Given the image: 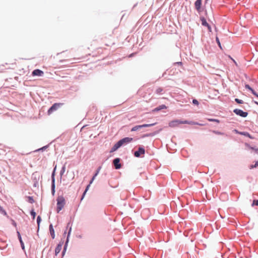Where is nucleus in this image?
<instances>
[{"instance_id": "22", "label": "nucleus", "mask_w": 258, "mask_h": 258, "mask_svg": "<svg viewBox=\"0 0 258 258\" xmlns=\"http://www.w3.org/2000/svg\"><path fill=\"white\" fill-rule=\"evenodd\" d=\"M216 42L217 43H218L219 47L222 49V46H221V43H220V40H219V39L218 38V37H216Z\"/></svg>"}, {"instance_id": "27", "label": "nucleus", "mask_w": 258, "mask_h": 258, "mask_svg": "<svg viewBox=\"0 0 258 258\" xmlns=\"http://www.w3.org/2000/svg\"><path fill=\"white\" fill-rule=\"evenodd\" d=\"M120 146H114L112 149L111 150H110V152H113L114 151H115L117 149V148L118 147H119Z\"/></svg>"}, {"instance_id": "19", "label": "nucleus", "mask_w": 258, "mask_h": 258, "mask_svg": "<svg viewBox=\"0 0 258 258\" xmlns=\"http://www.w3.org/2000/svg\"><path fill=\"white\" fill-rule=\"evenodd\" d=\"M258 166V161H256L255 163V164L254 165H251L250 166H249V168L250 169L253 168H255L256 167Z\"/></svg>"}, {"instance_id": "32", "label": "nucleus", "mask_w": 258, "mask_h": 258, "mask_svg": "<svg viewBox=\"0 0 258 258\" xmlns=\"http://www.w3.org/2000/svg\"><path fill=\"white\" fill-rule=\"evenodd\" d=\"M192 103L194 104H196V105H198L199 104V102L196 99H194L192 100Z\"/></svg>"}, {"instance_id": "40", "label": "nucleus", "mask_w": 258, "mask_h": 258, "mask_svg": "<svg viewBox=\"0 0 258 258\" xmlns=\"http://www.w3.org/2000/svg\"><path fill=\"white\" fill-rule=\"evenodd\" d=\"M64 250H65V249ZM64 250H63V252H62L63 255L64 254Z\"/></svg>"}, {"instance_id": "34", "label": "nucleus", "mask_w": 258, "mask_h": 258, "mask_svg": "<svg viewBox=\"0 0 258 258\" xmlns=\"http://www.w3.org/2000/svg\"><path fill=\"white\" fill-rule=\"evenodd\" d=\"M96 176H95V175L93 176V177H92V179L91 180V181H90V184H92L93 181H94V180L95 179Z\"/></svg>"}, {"instance_id": "39", "label": "nucleus", "mask_w": 258, "mask_h": 258, "mask_svg": "<svg viewBox=\"0 0 258 258\" xmlns=\"http://www.w3.org/2000/svg\"><path fill=\"white\" fill-rule=\"evenodd\" d=\"M255 96H256L257 97H258V94L256 93V95H254Z\"/></svg>"}, {"instance_id": "41", "label": "nucleus", "mask_w": 258, "mask_h": 258, "mask_svg": "<svg viewBox=\"0 0 258 258\" xmlns=\"http://www.w3.org/2000/svg\"><path fill=\"white\" fill-rule=\"evenodd\" d=\"M167 150L168 151V152H170V150L168 148H167Z\"/></svg>"}, {"instance_id": "31", "label": "nucleus", "mask_w": 258, "mask_h": 258, "mask_svg": "<svg viewBox=\"0 0 258 258\" xmlns=\"http://www.w3.org/2000/svg\"><path fill=\"white\" fill-rule=\"evenodd\" d=\"M40 221H41V218L39 216H38L37 219V224L38 225H39Z\"/></svg>"}, {"instance_id": "8", "label": "nucleus", "mask_w": 258, "mask_h": 258, "mask_svg": "<svg viewBox=\"0 0 258 258\" xmlns=\"http://www.w3.org/2000/svg\"><path fill=\"white\" fill-rule=\"evenodd\" d=\"M202 0H197L195 3V8L199 13L202 12Z\"/></svg>"}, {"instance_id": "38", "label": "nucleus", "mask_w": 258, "mask_h": 258, "mask_svg": "<svg viewBox=\"0 0 258 258\" xmlns=\"http://www.w3.org/2000/svg\"><path fill=\"white\" fill-rule=\"evenodd\" d=\"M2 210H3L2 207L0 206V211H2Z\"/></svg>"}, {"instance_id": "13", "label": "nucleus", "mask_w": 258, "mask_h": 258, "mask_svg": "<svg viewBox=\"0 0 258 258\" xmlns=\"http://www.w3.org/2000/svg\"><path fill=\"white\" fill-rule=\"evenodd\" d=\"M167 107L165 105H161L154 109V111H158L161 109H166Z\"/></svg>"}, {"instance_id": "3", "label": "nucleus", "mask_w": 258, "mask_h": 258, "mask_svg": "<svg viewBox=\"0 0 258 258\" xmlns=\"http://www.w3.org/2000/svg\"><path fill=\"white\" fill-rule=\"evenodd\" d=\"M61 103H55L48 109L47 111L48 115H50L53 111L58 109L60 106L63 105Z\"/></svg>"}, {"instance_id": "35", "label": "nucleus", "mask_w": 258, "mask_h": 258, "mask_svg": "<svg viewBox=\"0 0 258 258\" xmlns=\"http://www.w3.org/2000/svg\"><path fill=\"white\" fill-rule=\"evenodd\" d=\"M207 27H208V30L210 32H211L212 31V28H211V26L209 25H208Z\"/></svg>"}, {"instance_id": "4", "label": "nucleus", "mask_w": 258, "mask_h": 258, "mask_svg": "<svg viewBox=\"0 0 258 258\" xmlns=\"http://www.w3.org/2000/svg\"><path fill=\"white\" fill-rule=\"evenodd\" d=\"M156 124V123H151V124H144L143 125H136V126L133 127L131 129V131H132V132L136 131L139 129L143 128V127L152 126L153 125H154Z\"/></svg>"}, {"instance_id": "20", "label": "nucleus", "mask_w": 258, "mask_h": 258, "mask_svg": "<svg viewBox=\"0 0 258 258\" xmlns=\"http://www.w3.org/2000/svg\"><path fill=\"white\" fill-rule=\"evenodd\" d=\"M208 120L209 121L216 122L217 123H219L220 122V121L218 119H217L208 118Z\"/></svg>"}, {"instance_id": "12", "label": "nucleus", "mask_w": 258, "mask_h": 258, "mask_svg": "<svg viewBox=\"0 0 258 258\" xmlns=\"http://www.w3.org/2000/svg\"><path fill=\"white\" fill-rule=\"evenodd\" d=\"M49 231L52 238L54 239L55 238L54 230L52 224L49 225Z\"/></svg>"}, {"instance_id": "10", "label": "nucleus", "mask_w": 258, "mask_h": 258, "mask_svg": "<svg viewBox=\"0 0 258 258\" xmlns=\"http://www.w3.org/2000/svg\"><path fill=\"white\" fill-rule=\"evenodd\" d=\"M119 162L120 159L118 158H115L113 161L114 166L116 169H120L121 167V164L119 163Z\"/></svg>"}, {"instance_id": "21", "label": "nucleus", "mask_w": 258, "mask_h": 258, "mask_svg": "<svg viewBox=\"0 0 258 258\" xmlns=\"http://www.w3.org/2000/svg\"><path fill=\"white\" fill-rule=\"evenodd\" d=\"M28 202L31 204L33 203L34 202V200L33 198L32 197H28Z\"/></svg>"}, {"instance_id": "7", "label": "nucleus", "mask_w": 258, "mask_h": 258, "mask_svg": "<svg viewBox=\"0 0 258 258\" xmlns=\"http://www.w3.org/2000/svg\"><path fill=\"white\" fill-rule=\"evenodd\" d=\"M233 112L237 115H238L240 116L245 117H246L248 115L247 112H244L242 110L239 109H235L234 110Z\"/></svg>"}, {"instance_id": "9", "label": "nucleus", "mask_w": 258, "mask_h": 258, "mask_svg": "<svg viewBox=\"0 0 258 258\" xmlns=\"http://www.w3.org/2000/svg\"><path fill=\"white\" fill-rule=\"evenodd\" d=\"M44 75V72L40 70L36 69L32 73L33 76H42Z\"/></svg>"}, {"instance_id": "24", "label": "nucleus", "mask_w": 258, "mask_h": 258, "mask_svg": "<svg viewBox=\"0 0 258 258\" xmlns=\"http://www.w3.org/2000/svg\"><path fill=\"white\" fill-rule=\"evenodd\" d=\"M90 186V184H89V185H87V186L86 187V189H85V190L84 192L83 193V197H82V199H83V198H84V197L85 195L86 194V193L87 191L88 190V189H89V188Z\"/></svg>"}, {"instance_id": "14", "label": "nucleus", "mask_w": 258, "mask_h": 258, "mask_svg": "<svg viewBox=\"0 0 258 258\" xmlns=\"http://www.w3.org/2000/svg\"><path fill=\"white\" fill-rule=\"evenodd\" d=\"M200 20L201 21L202 25L207 27L209 25V24L207 22V21L205 18L201 17V18H200Z\"/></svg>"}, {"instance_id": "28", "label": "nucleus", "mask_w": 258, "mask_h": 258, "mask_svg": "<svg viewBox=\"0 0 258 258\" xmlns=\"http://www.w3.org/2000/svg\"><path fill=\"white\" fill-rule=\"evenodd\" d=\"M31 215L33 216V219H34L36 216V213L34 210H32L31 211Z\"/></svg>"}, {"instance_id": "36", "label": "nucleus", "mask_w": 258, "mask_h": 258, "mask_svg": "<svg viewBox=\"0 0 258 258\" xmlns=\"http://www.w3.org/2000/svg\"><path fill=\"white\" fill-rule=\"evenodd\" d=\"M86 125L83 126L82 127V128H81V131H83V130L85 129V127H86Z\"/></svg>"}, {"instance_id": "23", "label": "nucleus", "mask_w": 258, "mask_h": 258, "mask_svg": "<svg viewBox=\"0 0 258 258\" xmlns=\"http://www.w3.org/2000/svg\"><path fill=\"white\" fill-rule=\"evenodd\" d=\"M251 152H253L254 153L258 154V149H254L253 147H251Z\"/></svg>"}, {"instance_id": "16", "label": "nucleus", "mask_w": 258, "mask_h": 258, "mask_svg": "<svg viewBox=\"0 0 258 258\" xmlns=\"http://www.w3.org/2000/svg\"><path fill=\"white\" fill-rule=\"evenodd\" d=\"M18 233V237H19V239L20 240V242L21 243V246L22 247L23 249L24 248V243L22 240V238H21V236L20 235V234L19 232H17Z\"/></svg>"}, {"instance_id": "11", "label": "nucleus", "mask_w": 258, "mask_h": 258, "mask_svg": "<svg viewBox=\"0 0 258 258\" xmlns=\"http://www.w3.org/2000/svg\"><path fill=\"white\" fill-rule=\"evenodd\" d=\"M63 242L59 243L55 249V255H57L61 249Z\"/></svg>"}, {"instance_id": "15", "label": "nucleus", "mask_w": 258, "mask_h": 258, "mask_svg": "<svg viewBox=\"0 0 258 258\" xmlns=\"http://www.w3.org/2000/svg\"><path fill=\"white\" fill-rule=\"evenodd\" d=\"M51 191L52 194L53 195L55 192V184H54V179H52V183L51 185Z\"/></svg>"}, {"instance_id": "2", "label": "nucleus", "mask_w": 258, "mask_h": 258, "mask_svg": "<svg viewBox=\"0 0 258 258\" xmlns=\"http://www.w3.org/2000/svg\"><path fill=\"white\" fill-rule=\"evenodd\" d=\"M57 201V208L56 210L57 213L61 211L63 208L66 204L64 198L62 196H58L56 199Z\"/></svg>"}, {"instance_id": "18", "label": "nucleus", "mask_w": 258, "mask_h": 258, "mask_svg": "<svg viewBox=\"0 0 258 258\" xmlns=\"http://www.w3.org/2000/svg\"><path fill=\"white\" fill-rule=\"evenodd\" d=\"M163 91V89L162 88L159 87L156 90V93L158 94H160L162 93Z\"/></svg>"}, {"instance_id": "33", "label": "nucleus", "mask_w": 258, "mask_h": 258, "mask_svg": "<svg viewBox=\"0 0 258 258\" xmlns=\"http://www.w3.org/2000/svg\"><path fill=\"white\" fill-rule=\"evenodd\" d=\"M100 169H101V167H100L98 168V169H97V171H96V173L95 174V176H96L98 175V173H99V171H100Z\"/></svg>"}, {"instance_id": "6", "label": "nucleus", "mask_w": 258, "mask_h": 258, "mask_svg": "<svg viewBox=\"0 0 258 258\" xmlns=\"http://www.w3.org/2000/svg\"><path fill=\"white\" fill-rule=\"evenodd\" d=\"M133 140L132 138H125L119 141L115 145L121 146L127 144Z\"/></svg>"}, {"instance_id": "37", "label": "nucleus", "mask_w": 258, "mask_h": 258, "mask_svg": "<svg viewBox=\"0 0 258 258\" xmlns=\"http://www.w3.org/2000/svg\"><path fill=\"white\" fill-rule=\"evenodd\" d=\"M254 103L258 105V102L255 101Z\"/></svg>"}, {"instance_id": "30", "label": "nucleus", "mask_w": 258, "mask_h": 258, "mask_svg": "<svg viewBox=\"0 0 258 258\" xmlns=\"http://www.w3.org/2000/svg\"><path fill=\"white\" fill-rule=\"evenodd\" d=\"M213 132L214 134H217V135H224V134H223V133H222L219 132L215 131H214Z\"/></svg>"}, {"instance_id": "25", "label": "nucleus", "mask_w": 258, "mask_h": 258, "mask_svg": "<svg viewBox=\"0 0 258 258\" xmlns=\"http://www.w3.org/2000/svg\"><path fill=\"white\" fill-rule=\"evenodd\" d=\"M48 146H43L42 148H40L38 150H36L35 151H43L44 150H45L47 148Z\"/></svg>"}, {"instance_id": "26", "label": "nucleus", "mask_w": 258, "mask_h": 258, "mask_svg": "<svg viewBox=\"0 0 258 258\" xmlns=\"http://www.w3.org/2000/svg\"><path fill=\"white\" fill-rule=\"evenodd\" d=\"M235 101L238 104H242L243 103V101L242 100H240L238 98H236Z\"/></svg>"}, {"instance_id": "29", "label": "nucleus", "mask_w": 258, "mask_h": 258, "mask_svg": "<svg viewBox=\"0 0 258 258\" xmlns=\"http://www.w3.org/2000/svg\"><path fill=\"white\" fill-rule=\"evenodd\" d=\"M254 205H256L258 206V200H254L253 201V203L252 204V206H253Z\"/></svg>"}, {"instance_id": "5", "label": "nucleus", "mask_w": 258, "mask_h": 258, "mask_svg": "<svg viewBox=\"0 0 258 258\" xmlns=\"http://www.w3.org/2000/svg\"><path fill=\"white\" fill-rule=\"evenodd\" d=\"M145 154V149L143 148H139L138 151L134 153V155L136 157H142Z\"/></svg>"}, {"instance_id": "17", "label": "nucleus", "mask_w": 258, "mask_h": 258, "mask_svg": "<svg viewBox=\"0 0 258 258\" xmlns=\"http://www.w3.org/2000/svg\"><path fill=\"white\" fill-rule=\"evenodd\" d=\"M245 88L249 90L250 91H251L252 93L254 95H256V92L249 86V85H245Z\"/></svg>"}, {"instance_id": "1", "label": "nucleus", "mask_w": 258, "mask_h": 258, "mask_svg": "<svg viewBox=\"0 0 258 258\" xmlns=\"http://www.w3.org/2000/svg\"><path fill=\"white\" fill-rule=\"evenodd\" d=\"M199 124L200 125H203V124H200L196 122H188L187 120L181 121L180 120H174L169 122V126L171 127H175L178 126L180 124Z\"/></svg>"}]
</instances>
